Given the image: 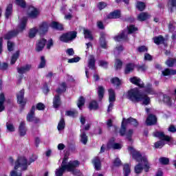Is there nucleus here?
Masks as SVG:
<instances>
[{
  "label": "nucleus",
  "mask_w": 176,
  "mask_h": 176,
  "mask_svg": "<svg viewBox=\"0 0 176 176\" xmlns=\"http://www.w3.org/2000/svg\"><path fill=\"white\" fill-rule=\"evenodd\" d=\"M136 7L138 9V10H140V12H142V10L145 9V3L141 1H138L136 4Z\"/></svg>",
  "instance_id": "44"
},
{
  "label": "nucleus",
  "mask_w": 176,
  "mask_h": 176,
  "mask_svg": "<svg viewBox=\"0 0 176 176\" xmlns=\"http://www.w3.org/2000/svg\"><path fill=\"white\" fill-rule=\"evenodd\" d=\"M153 39L154 43H156V45H160V43H163L164 42V38L162 36L155 37Z\"/></svg>",
  "instance_id": "38"
},
{
  "label": "nucleus",
  "mask_w": 176,
  "mask_h": 176,
  "mask_svg": "<svg viewBox=\"0 0 176 176\" xmlns=\"http://www.w3.org/2000/svg\"><path fill=\"white\" fill-rule=\"evenodd\" d=\"M114 40L117 42H120V41L127 40V32L124 31L120 35L114 37Z\"/></svg>",
  "instance_id": "18"
},
{
  "label": "nucleus",
  "mask_w": 176,
  "mask_h": 176,
  "mask_svg": "<svg viewBox=\"0 0 176 176\" xmlns=\"http://www.w3.org/2000/svg\"><path fill=\"white\" fill-rule=\"evenodd\" d=\"M122 63L119 59L116 60L115 67L116 69H120L122 68Z\"/></svg>",
  "instance_id": "57"
},
{
  "label": "nucleus",
  "mask_w": 176,
  "mask_h": 176,
  "mask_svg": "<svg viewBox=\"0 0 176 176\" xmlns=\"http://www.w3.org/2000/svg\"><path fill=\"white\" fill-rule=\"evenodd\" d=\"M108 149H122V144L115 143V139L112 138L107 144Z\"/></svg>",
  "instance_id": "11"
},
{
  "label": "nucleus",
  "mask_w": 176,
  "mask_h": 176,
  "mask_svg": "<svg viewBox=\"0 0 176 176\" xmlns=\"http://www.w3.org/2000/svg\"><path fill=\"white\" fill-rule=\"evenodd\" d=\"M116 100L115 91L112 89H109V101L110 102L107 112H111L112 111V108H113V103Z\"/></svg>",
  "instance_id": "9"
},
{
  "label": "nucleus",
  "mask_w": 176,
  "mask_h": 176,
  "mask_svg": "<svg viewBox=\"0 0 176 176\" xmlns=\"http://www.w3.org/2000/svg\"><path fill=\"white\" fill-rule=\"evenodd\" d=\"M99 65L100 67H102V68H108V62L105 60H100Z\"/></svg>",
  "instance_id": "59"
},
{
  "label": "nucleus",
  "mask_w": 176,
  "mask_h": 176,
  "mask_svg": "<svg viewBox=\"0 0 176 176\" xmlns=\"http://www.w3.org/2000/svg\"><path fill=\"white\" fill-rule=\"evenodd\" d=\"M88 67L91 69H96V59H94V56L93 55L89 56Z\"/></svg>",
  "instance_id": "23"
},
{
  "label": "nucleus",
  "mask_w": 176,
  "mask_h": 176,
  "mask_svg": "<svg viewBox=\"0 0 176 176\" xmlns=\"http://www.w3.org/2000/svg\"><path fill=\"white\" fill-rule=\"evenodd\" d=\"M67 162L68 158L65 157L60 167L56 170V176L63 175L65 170H67V171L74 172V170L79 166V162L78 161H70L69 163H67Z\"/></svg>",
  "instance_id": "3"
},
{
  "label": "nucleus",
  "mask_w": 176,
  "mask_h": 176,
  "mask_svg": "<svg viewBox=\"0 0 176 176\" xmlns=\"http://www.w3.org/2000/svg\"><path fill=\"white\" fill-rule=\"evenodd\" d=\"M127 124H131L132 126L136 127V126H138V122H137V120L133 118H129L128 119L123 118L121 129L120 130V135H124L126 134V126Z\"/></svg>",
  "instance_id": "7"
},
{
  "label": "nucleus",
  "mask_w": 176,
  "mask_h": 176,
  "mask_svg": "<svg viewBox=\"0 0 176 176\" xmlns=\"http://www.w3.org/2000/svg\"><path fill=\"white\" fill-rule=\"evenodd\" d=\"M105 91V89L103 87L99 86L98 87V95L100 100H102V98L104 97V93Z\"/></svg>",
  "instance_id": "34"
},
{
  "label": "nucleus",
  "mask_w": 176,
  "mask_h": 176,
  "mask_svg": "<svg viewBox=\"0 0 176 176\" xmlns=\"http://www.w3.org/2000/svg\"><path fill=\"white\" fill-rule=\"evenodd\" d=\"M159 161L161 163V164H167L168 162H170L168 158H166V157H161L160 158Z\"/></svg>",
  "instance_id": "60"
},
{
  "label": "nucleus",
  "mask_w": 176,
  "mask_h": 176,
  "mask_svg": "<svg viewBox=\"0 0 176 176\" xmlns=\"http://www.w3.org/2000/svg\"><path fill=\"white\" fill-rule=\"evenodd\" d=\"M45 45H46V40L45 38L38 40L36 47V52H42L43 47H45Z\"/></svg>",
  "instance_id": "16"
},
{
  "label": "nucleus",
  "mask_w": 176,
  "mask_h": 176,
  "mask_svg": "<svg viewBox=\"0 0 176 176\" xmlns=\"http://www.w3.org/2000/svg\"><path fill=\"white\" fill-rule=\"evenodd\" d=\"M36 109L38 111H43L45 109V104L43 103H38L36 104Z\"/></svg>",
  "instance_id": "63"
},
{
  "label": "nucleus",
  "mask_w": 176,
  "mask_h": 176,
  "mask_svg": "<svg viewBox=\"0 0 176 176\" xmlns=\"http://www.w3.org/2000/svg\"><path fill=\"white\" fill-rule=\"evenodd\" d=\"M77 105L80 109L83 107V105H85V98L83 97H80Z\"/></svg>",
  "instance_id": "49"
},
{
  "label": "nucleus",
  "mask_w": 176,
  "mask_h": 176,
  "mask_svg": "<svg viewBox=\"0 0 176 176\" xmlns=\"http://www.w3.org/2000/svg\"><path fill=\"white\" fill-rule=\"evenodd\" d=\"M111 83H113V85H115L116 86H119V85H120V80L118 78H113L111 80Z\"/></svg>",
  "instance_id": "56"
},
{
  "label": "nucleus",
  "mask_w": 176,
  "mask_h": 176,
  "mask_svg": "<svg viewBox=\"0 0 176 176\" xmlns=\"http://www.w3.org/2000/svg\"><path fill=\"white\" fill-rule=\"evenodd\" d=\"M19 56H20V51H16V53H14L11 58V64L13 65L17 61V59L19 58Z\"/></svg>",
  "instance_id": "37"
},
{
  "label": "nucleus",
  "mask_w": 176,
  "mask_h": 176,
  "mask_svg": "<svg viewBox=\"0 0 176 176\" xmlns=\"http://www.w3.org/2000/svg\"><path fill=\"white\" fill-rule=\"evenodd\" d=\"M31 68H32L31 65H25V66L17 67L16 69H17L18 74L23 75V74H27V72H29V71H31Z\"/></svg>",
  "instance_id": "14"
},
{
  "label": "nucleus",
  "mask_w": 176,
  "mask_h": 176,
  "mask_svg": "<svg viewBox=\"0 0 176 176\" xmlns=\"http://www.w3.org/2000/svg\"><path fill=\"white\" fill-rule=\"evenodd\" d=\"M92 163L96 168V170H100L101 168V161L100 160V158L98 157H95Z\"/></svg>",
  "instance_id": "25"
},
{
  "label": "nucleus",
  "mask_w": 176,
  "mask_h": 176,
  "mask_svg": "<svg viewBox=\"0 0 176 176\" xmlns=\"http://www.w3.org/2000/svg\"><path fill=\"white\" fill-rule=\"evenodd\" d=\"M38 33V28H34L33 29L30 30L29 33V36L30 38H34V36Z\"/></svg>",
  "instance_id": "40"
},
{
  "label": "nucleus",
  "mask_w": 176,
  "mask_h": 176,
  "mask_svg": "<svg viewBox=\"0 0 176 176\" xmlns=\"http://www.w3.org/2000/svg\"><path fill=\"white\" fill-rule=\"evenodd\" d=\"M37 30L40 35H45L49 31V23L47 22H43L38 25Z\"/></svg>",
  "instance_id": "10"
},
{
  "label": "nucleus",
  "mask_w": 176,
  "mask_h": 176,
  "mask_svg": "<svg viewBox=\"0 0 176 176\" xmlns=\"http://www.w3.org/2000/svg\"><path fill=\"white\" fill-rule=\"evenodd\" d=\"M98 8L100 9V10H102V9H105V8H107V3L104 2H100L98 5Z\"/></svg>",
  "instance_id": "62"
},
{
  "label": "nucleus",
  "mask_w": 176,
  "mask_h": 176,
  "mask_svg": "<svg viewBox=\"0 0 176 176\" xmlns=\"http://www.w3.org/2000/svg\"><path fill=\"white\" fill-rule=\"evenodd\" d=\"M100 43L102 49H107V43L105 42V38L103 36H101Z\"/></svg>",
  "instance_id": "50"
},
{
  "label": "nucleus",
  "mask_w": 176,
  "mask_h": 176,
  "mask_svg": "<svg viewBox=\"0 0 176 176\" xmlns=\"http://www.w3.org/2000/svg\"><path fill=\"white\" fill-rule=\"evenodd\" d=\"M81 134H80V142L86 145L87 144V135H86V133H85V129H81Z\"/></svg>",
  "instance_id": "28"
},
{
  "label": "nucleus",
  "mask_w": 176,
  "mask_h": 176,
  "mask_svg": "<svg viewBox=\"0 0 176 176\" xmlns=\"http://www.w3.org/2000/svg\"><path fill=\"white\" fill-rule=\"evenodd\" d=\"M80 60V58L79 57H76V58H72L71 59L68 60V63H78Z\"/></svg>",
  "instance_id": "64"
},
{
  "label": "nucleus",
  "mask_w": 176,
  "mask_h": 176,
  "mask_svg": "<svg viewBox=\"0 0 176 176\" xmlns=\"http://www.w3.org/2000/svg\"><path fill=\"white\" fill-rule=\"evenodd\" d=\"M84 35L86 39L93 41V35L91 34V32H90L89 30L84 29Z\"/></svg>",
  "instance_id": "32"
},
{
  "label": "nucleus",
  "mask_w": 176,
  "mask_h": 176,
  "mask_svg": "<svg viewBox=\"0 0 176 176\" xmlns=\"http://www.w3.org/2000/svg\"><path fill=\"white\" fill-rule=\"evenodd\" d=\"M130 173H131V170L130 169V165L124 164V176H129Z\"/></svg>",
  "instance_id": "41"
},
{
  "label": "nucleus",
  "mask_w": 176,
  "mask_h": 176,
  "mask_svg": "<svg viewBox=\"0 0 176 176\" xmlns=\"http://www.w3.org/2000/svg\"><path fill=\"white\" fill-rule=\"evenodd\" d=\"M50 26L52 27V28H54V30H58L59 31H62V30H64L63 25L56 21H53L51 23Z\"/></svg>",
  "instance_id": "26"
},
{
  "label": "nucleus",
  "mask_w": 176,
  "mask_h": 176,
  "mask_svg": "<svg viewBox=\"0 0 176 176\" xmlns=\"http://www.w3.org/2000/svg\"><path fill=\"white\" fill-rule=\"evenodd\" d=\"M27 169V158L19 157L15 162L14 168L10 172V176H21V170Z\"/></svg>",
  "instance_id": "4"
},
{
  "label": "nucleus",
  "mask_w": 176,
  "mask_h": 176,
  "mask_svg": "<svg viewBox=\"0 0 176 176\" xmlns=\"http://www.w3.org/2000/svg\"><path fill=\"white\" fill-rule=\"evenodd\" d=\"M27 24V17H23L18 25V30H13L9 32L7 34H6L4 39H12V38H14L19 34V32H21V31H24L25 30V25Z\"/></svg>",
  "instance_id": "6"
},
{
  "label": "nucleus",
  "mask_w": 176,
  "mask_h": 176,
  "mask_svg": "<svg viewBox=\"0 0 176 176\" xmlns=\"http://www.w3.org/2000/svg\"><path fill=\"white\" fill-rule=\"evenodd\" d=\"M8 50L9 52H12L13 50V47L14 46V44L12 43L11 41H8Z\"/></svg>",
  "instance_id": "61"
},
{
  "label": "nucleus",
  "mask_w": 176,
  "mask_h": 176,
  "mask_svg": "<svg viewBox=\"0 0 176 176\" xmlns=\"http://www.w3.org/2000/svg\"><path fill=\"white\" fill-rule=\"evenodd\" d=\"M16 3L21 8H25V1L24 0H16Z\"/></svg>",
  "instance_id": "58"
},
{
  "label": "nucleus",
  "mask_w": 176,
  "mask_h": 176,
  "mask_svg": "<svg viewBox=\"0 0 176 176\" xmlns=\"http://www.w3.org/2000/svg\"><path fill=\"white\" fill-rule=\"evenodd\" d=\"M129 152L131 153V155H132L133 159L137 160V162H141L142 163L135 166V173L140 174V173H142L144 168L145 171H148L149 168H151V166L148 162V158L146 156L142 157L140 152L135 151V149H134L133 147L129 148Z\"/></svg>",
  "instance_id": "1"
},
{
  "label": "nucleus",
  "mask_w": 176,
  "mask_h": 176,
  "mask_svg": "<svg viewBox=\"0 0 176 176\" xmlns=\"http://www.w3.org/2000/svg\"><path fill=\"white\" fill-rule=\"evenodd\" d=\"M35 107H32L30 112L27 116V120L28 122H34L36 118H35Z\"/></svg>",
  "instance_id": "20"
},
{
  "label": "nucleus",
  "mask_w": 176,
  "mask_h": 176,
  "mask_svg": "<svg viewBox=\"0 0 176 176\" xmlns=\"http://www.w3.org/2000/svg\"><path fill=\"white\" fill-rule=\"evenodd\" d=\"M129 81L131 83H133V85H135L136 86H138L141 88L144 87V82L138 77H132L129 78Z\"/></svg>",
  "instance_id": "13"
},
{
  "label": "nucleus",
  "mask_w": 176,
  "mask_h": 176,
  "mask_svg": "<svg viewBox=\"0 0 176 176\" xmlns=\"http://www.w3.org/2000/svg\"><path fill=\"white\" fill-rule=\"evenodd\" d=\"M5 102V95L3 94H0V112H2L5 109L3 104Z\"/></svg>",
  "instance_id": "31"
},
{
  "label": "nucleus",
  "mask_w": 176,
  "mask_h": 176,
  "mask_svg": "<svg viewBox=\"0 0 176 176\" xmlns=\"http://www.w3.org/2000/svg\"><path fill=\"white\" fill-rule=\"evenodd\" d=\"M98 108V104L96 100H93L89 102V109L91 111L93 109H97Z\"/></svg>",
  "instance_id": "39"
},
{
  "label": "nucleus",
  "mask_w": 176,
  "mask_h": 176,
  "mask_svg": "<svg viewBox=\"0 0 176 176\" xmlns=\"http://www.w3.org/2000/svg\"><path fill=\"white\" fill-rule=\"evenodd\" d=\"M76 38V32H69L68 33L63 34L60 37V41L61 42L68 43L71 42V41H74Z\"/></svg>",
  "instance_id": "8"
},
{
  "label": "nucleus",
  "mask_w": 176,
  "mask_h": 176,
  "mask_svg": "<svg viewBox=\"0 0 176 176\" xmlns=\"http://www.w3.org/2000/svg\"><path fill=\"white\" fill-rule=\"evenodd\" d=\"M108 19H119L120 17V11L116 10L108 15Z\"/></svg>",
  "instance_id": "29"
},
{
  "label": "nucleus",
  "mask_w": 176,
  "mask_h": 176,
  "mask_svg": "<svg viewBox=\"0 0 176 176\" xmlns=\"http://www.w3.org/2000/svg\"><path fill=\"white\" fill-rule=\"evenodd\" d=\"M133 133H134V131H133V129H129L128 130V131L126 132L125 135L129 141H133V140L131 139V137Z\"/></svg>",
  "instance_id": "46"
},
{
  "label": "nucleus",
  "mask_w": 176,
  "mask_h": 176,
  "mask_svg": "<svg viewBox=\"0 0 176 176\" xmlns=\"http://www.w3.org/2000/svg\"><path fill=\"white\" fill-rule=\"evenodd\" d=\"M127 98L133 102H140L142 101V105H149L151 98L145 94H140L138 88H134L128 91Z\"/></svg>",
  "instance_id": "2"
},
{
  "label": "nucleus",
  "mask_w": 176,
  "mask_h": 176,
  "mask_svg": "<svg viewBox=\"0 0 176 176\" xmlns=\"http://www.w3.org/2000/svg\"><path fill=\"white\" fill-rule=\"evenodd\" d=\"M67 89V85H65V82H63L60 84V87L56 90L57 94H61V93H63V91H65Z\"/></svg>",
  "instance_id": "35"
},
{
  "label": "nucleus",
  "mask_w": 176,
  "mask_h": 176,
  "mask_svg": "<svg viewBox=\"0 0 176 176\" xmlns=\"http://www.w3.org/2000/svg\"><path fill=\"white\" fill-rule=\"evenodd\" d=\"M146 92L148 94H151V95L156 94V93L153 90V88H152L151 85H149L147 88H146Z\"/></svg>",
  "instance_id": "55"
},
{
  "label": "nucleus",
  "mask_w": 176,
  "mask_h": 176,
  "mask_svg": "<svg viewBox=\"0 0 176 176\" xmlns=\"http://www.w3.org/2000/svg\"><path fill=\"white\" fill-rule=\"evenodd\" d=\"M36 159H38V155H32L30 158L29 162L27 161L26 160V163H27V168L28 167V166H30V164H31V163H34V162H35V160H36Z\"/></svg>",
  "instance_id": "47"
},
{
  "label": "nucleus",
  "mask_w": 176,
  "mask_h": 176,
  "mask_svg": "<svg viewBox=\"0 0 176 176\" xmlns=\"http://www.w3.org/2000/svg\"><path fill=\"white\" fill-rule=\"evenodd\" d=\"M13 13V4H8L6 8L5 16L6 18L9 19Z\"/></svg>",
  "instance_id": "19"
},
{
  "label": "nucleus",
  "mask_w": 176,
  "mask_h": 176,
  "mask_svg": "<svg viewBox=\"0 0 176 176\" xmlns=\"http://www.w3.org/2000/svg\"><path fill=\"white\" fill-rule=\"evenodd\" d=\"M61 105V99L60 95H56L53 99V107L54 108H58Z\"/></svg>",
  "instance_id": "21"
},
{
  "label": "nucleus",
  "mask_w": 176,
  "mask_h": 176,
  "mask_svg": "<svg viewBox=\"0 0 176 176\" xmlns=\"http://www.w3.org/2000/svg\"><path fill=\"white\" fill-rule=\"evenodd\" d=\"M162 75L164 76H170L171 75H176V70L166 69L162 71Z\"/></svg>",
  "instance_id": "27"
},
{
  "label": "nucleus",
  "mask_w": 176,
  "mask_h": 176,
  "mask_svg": "<svg viewBox=\"0 0 176 176\" xmlns=\"http://www.w3.org/2000/svg\"><path fill=\"white\" fill-rule=\"evenodd\" d=\"M17 100L19 104L24 107L27 101L24 99V89L21 90L17 94Z\"/></svg>",
  "instance_id": "12"
},
{
  "label": "nucleus",
  "mask_w": 176,
  "mask_h": 176,
  "mask_svg": "<svg viewBox=\"0 0 176 176\" xmlns=\"http://www.w3.org/2000/svg\"><path fill=\"white\" fill-rule=\"evenodd\" d=\"M136 31H138V29L135 26L131 25L128 27V34H134Z\"/></svg>",
  "instance_id": "45"
},
{
  "label": "nucleus",
  "mask_w": 176,
  "mask_h": 176,
  "mask_svg": "<svg viewBox=\"0 0 176 176\" xmlns=\"http://www.w3.org/2000/svg\"><path fill=\"white\" fill-rule=\"evenodd\" d=\"M135 65L133 63H129L126 65L125 68V74H130V72H133L134 71Z\"/></svg>",
  "instance_id": "30"
},
{
  "label": "nucleus",
  "mask_w": 176,
  "mask_h": 176,
  "mask_svg": "<svg viewBox=\"0 0 176 176\" xmlns=\"http://www.w3.org/2000/svg\"><path fill=\"white\" fill-rule=\"evenodd\" d=\"M154 137H156L157 138H159L160 140L155 144V148H163L164 145H166V143L164 141L166 142H170V141L173 140V138L168 135H164V133L160 132V131H156L153 133Z\"/></svg>",
  "instance_id": "5"
},
{
  "label": "nucleus",
  "mask_w": 176,
  "mask_h": 176,
  "mask_svg": "<svg viewBox=\"0 0 176 176\" xmlns=\"http://www.w3.org/2000/svg\"><path fill=\"white\" fill-rule=\"evenodd\" d=\"M28 14H29L30 17H32V19H35V17H37L38 14H39V11H38L36 8L30 6L28 9Z\"/></svg>",
  "instance_id": "15"
},
{
  "label": "nucleus",
  "mask_w": 176,
  "mask_h": 176,
  "mask_svg": "<svg viewBox=\"0 0 176 176\" xmlns=\"http://www.w3.org/2000/svg\"><path fill=\"white\" fill-rule=\"evenodd\" d=\"M176 63V60L175 59H169L166 62V65H168V67H174V65Z\"/></svg>",
  "instance_id": "54"
},
{
  "label": "nucleus",
  "mask_w": 176,
  "mask_h": 176,
  "mask_svg": "<svg viewBox=\"0 0 176 176\" xmlns=\"http://www.w3.org/2000/svg\"><path fill=\"white\" fill-rule=\"evenodd\" d=\"M121 52H123V47L122 45L116 47L114 50V54L116 55L119 54L120 53H121Z\"/></svg>",
  "instance_id": "53"
},
{
  "label": "nucleus",
  "mask_w": 176,
  "mask_h": 176,
  "mask_svg": "<svg viewBox=\"0 0 176 176\" xmlns=\"http://www.w3.org/2000/svg\"><path fill=\"white\" fill-rule=\"evenodd\" d=\"M57 129L58 131H61L62 130H64V129H65V121L64 120V118L60 119L58 124Z\"/></svg>",
  "instance_id": "33"
},
{
  "label": "nucleus",
  "mask_w": 176,
  "mask_h": 176,
  "mask_svg": "<svg viewBox=\"0 0 176 176\" xmlns=\"http://www.w3.org/2000/svg\"><path fill=\"white\" fill-rule=\"evenodd\" d=\"M161 98H163V101L167 104L168 105H171V99L170 97L167 95H161Z\"/></svg>",
  "instance_id": "36"
},
{
  "label": "nucleus",
  "mask_w": 176,
  "mask_h": 176,
  "mask_svg": "<svg viewBox=\"0 0 176 176\" xmlns=\"http://www.w3.org/2000/svg\"><path fill=\"white\" fill-rule=\"evenodd\" d=\"M168 6L170 9V12H173V8H176V0H169Z\"/></svg>",
  "instance_id": "42"
},
{
  "label": "nucleus",
  "mask_w": 176,
  "mask_h": 176,
  "mask_svg": "<svg viewBox=\"0 0 176 176\" xmlns=\"http://www.w3.org/2000/svg\"><path fill=\"white\" fill-rule=\"evenodd\" d=\"M138 51L139 53H145L148 52V47L145 45H142L138 48Z\"/></svg>",
  "instance_id": "51"
},
{
  "label": "nucleus",
  "mask_w": 176,
  "mask_h": 176,
  "mask_svg": "<svg viewBox=\"0 0 176 176\" xmlns=\"http://www.w3.org/2000/svg\"><path fill=\"white\" fill-rule=\"evenodd\" d=\"M151 17V15L146 12H142L139 15H138V20L139 21H145V20H148Z\"/></svg>",
  "instance_id": "24"
},
{
  "label": "nucleus",
  "mask_w": 176,
  "mask_h": 176,
  "mask_svg": "<svg viewBox=\"0 0 176 176\" xmlns=\"http://www.w3.org/2000/svg\"><path fill=\"white\" fill-rule=\"evenodd\" d=\"M53 45H54L53 40L52 38H50L47 41V42L46 43V48L48 50H50V49H52V47H53Z\"/></svg>",
  "instance_id": "52"
},
{
  "label": "nucleus",
  "mask_w": 176,
  "mask_h": 176,
  "mask_svg": "<svg viewBox=\"0 0 176 176\" xmlns=\"http://www.w3.org/2000/svg\"><path fill=\"white\" fill-rule=\"evenodd\" d=\"M27 133V129L25 128V122H21L19 124V134L24 136Z\"/></svg>",
  "instance_id": "22"
},
{
  "label": "nucleus",
  "mask_w": 176,
  "mask_h": 176,
  "mask_svg": "<svg viewBox=\"0 0 176 176\" xmlns=\"http://www.w3.org/2000/svg\"><path fill=\"white\" fill-rule=\"evenodd\" d=\"M45 66H46V60L45 59L44 56H41L38 68H45Z\"/></svg>",
  "instance_id": "48"
},
{
  "label": "nucleus",
  "mask_w": 176,
  "mask_h": 176,
  "mask_svg": "<svg viewBox=\"0 0 176 176\" xmlns=\"http://www.w3.org/2000/svg\"><path fill=\"white\" fill-rule=\"evenodd\" d=\"M67 116H72V118H75L78 115V111L75 110L67 111L65 113Z\"/></svg>",
  "instance_id": "43"
},
{
  "label": "nucleus",
  "mask_w": 176,
  "mask_h": 176,
  "mask_svg": "<svg viewBox=\"0 0 176 176\" xmlns=\"http://www.w3.org/2000/svg\"><path fill=\"white\" fill-rule=\"evenodd\" d=\"M157 120V118H156V116L151 114L147 118L146 120V123L148 126H152V124H156Z\"/></svg>",
  "instance_id": "17"
}]
</instances>
